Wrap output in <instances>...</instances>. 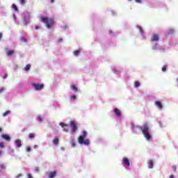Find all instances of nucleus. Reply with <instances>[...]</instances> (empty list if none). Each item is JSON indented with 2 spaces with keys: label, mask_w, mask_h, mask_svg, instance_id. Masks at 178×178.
Instances as JSON below:
<instances>
[{
  "label": "nucleus",
  "mask_w": 178,
  "mask_h": 178,
  "mask_svg": "<svg viewBox=\"0 0 178 178\" xmlns=\"http://www.w3.org/2000/svg\"><path fill=\"white\" fill-rule=\"evenodd\" d=\"M55 176H56V170L52 171V172H50L48 174V177H49V178H54Z\"/></svg>",
  "instance_id": "nucleus-12"
},
{
  "label": "nucleus",
  "mask_w": 178,
  "mask_h": 178,
  "mask_svg": "<svg viewBox=\"0 0 178 178\" xmlns=\"http://www.w3.org/2000/svg\"><path fill=\"white\" fill-rule=\"evenodd\" d=\"M2 39V33H0V41Z\"/></svg>",
  "instance_id": "nucleus-42"
},
{
  "label": "nucleus",
  "mask_w": 178,
  "mask_h": 178,
  "mask_svg": "<svg viewBox=\"0 0 178 178\" xmlns=\"http://www.w3.org/2000/svg\"><path fill=\"white\" fill-rule=\"evenodd\" d=\"M160 50H161V51H163V52H164V51H165V49H164V48H163V47L160 48Z\"/></svg>",
  "instance_id": "nucleus-39"
},
{
  "label": "nucleus",
  "mask_w": 178,
  "mask_h": 178,
  "mask_svg": "<svg viewBox=\"0 0 178 178\" xmlns=\"http://www.w3.org/2000/svg\"><path fill=\"white\" fill-rule=\"evenodd\" d=\"M70 99H76V95L71 96Z\"/></svg>",
  "instance_id": "nucleus-34"
},
{
  "label": "nucleus",
  "mask_w": 178,
  "mask_h": 178,
  "mask_svg": "<svg viewBox=\"0 0 178 178\" xmlns=\"http://www.w3.org/2000/svg\"><path fill=\"white\" fill-rule=\"evenodd\" d=\"M154 49H156V47H154Z\"/></svg>",
  "instance_id": "nucleus-50"
},
{
  "label": "nucleus",
  "mask_w": 178,
  "mask_h": 178,
  "mask_svg": "<svg viewBox=\"0 0 178 178\" xmlns=\"http://www.w3.org/2000/svg\"><path fill=\"white\" fill-rule=\"evenodd\" d=\"M134 87H140V82L139 81H135L134 82Z\"/></svg>",
  "instance_id": "nucleus-24"
},
{
  "label": "nucleus",
  "mask_w": 178,
  "mask_h": 178,
  "mask_svg": "<svg viewBox=\"0 0 178 178\" xmlns=\"http://www.w3.org/2000/svg\"><path fill=\"white\" fill-rule=\"evenodd\" d=\"M86 137H87V132L86 131H83V136H80L78 138V142L79 143V144H81V145H90V140H84Z\"/></svg>",
  "instance_id": "nucleus-2"
},
{
  "label": "nucleus",
  "mask_w": 178,
  "mask_h": 178,
  "mask_svg": "<svg viewBox=\"0 0 178 178\" xmlns=\"http://www.w3.org/2000/svg\"><path fill=\"white\" fill-rule=\"evenodd\" d=\"M172 169H173L174 172H177V168L176 167V165H173Z\"/></svg>",
  "instance_id": "nucleus-33"
},
{
  "label": "nucleus",
  "mask_w": 178,
  "mask_h": 178,
  "mask_svg": "<svg viewBox=\"0 0 178 178\" xmlns=\"http://www.w3.org/2000/svg\"><path fill=\"white\" fill-rule=\"evenodd\" d=\"M3 92V88H0V94H1V92Z\"/></svg>",
  "instance_id": "nucleus-37"
},
{
  "label": "nucleus",
  "mask_w": 178,
  "mask_h": 178,
  "mask_svg": "<svg viewBox=\"0 0 178 178\" xmlns=\"http://www.w3.org/2000/svg\"><path fill=\"white\" fill-rule=\"evenodd\" d=\"M170 178H175V175H170Z\"/></svg>",
  "instance_id": "nucleus-41"
},
{
  "label": "nucleus",
  "mask_w": 178,
  "mask_h": 178,
  "mask_svg": "<svg viewBox=\"0 0 178 178\" xmlns=\"http://www.w3.org/2000/svg\"><path fill=\"white\" fill-rule=\"evenodd\" d=\"M42 23H44L47 29H52L54 26V19L49 17H41Z\"/></svg>",
  "instance_id": "nucleus-3"
},
{
  "label": "nucleus",
  "mask_w": 178,
  "mask_h": 178,
  "mask_svg": "<svg viewBox=\"0 0 178 178\" xmlns=\"http://www.w3.org/2000/svg\"><path fill=\"white\" fill-rule=\"evenodd\" d=\"M70 127H71V131L70 133L72 134H74L76 133V131H77V122H76V121L74 120H71L70 122Z\"/></svg>",
  "instance_id": "nucleus-4"
},
{
  "label": "nucleus",
  "mask_w": 178,
  "mask_h": 178,
  "mask_svg": "<svg viewBox=\"0 0 178 178\" xmlns=\"http://www.w3.org/2000/svg\"><path fill=\"white\" fill-rule=\"evenodd\" d=\"M122 163L124 166H130V165H131V161H130L129 159L124 157L122 160Z\"/></svg>",
  "instance_id": "nucleus-6"
},
{
  "label": "nucleus",
  "mask_w": 178,
  "mask_h": 178,
  "mask_svg": "<svg viewBox=\"0 0 178 178\" xmlns=\"http://www.w3.org/2000/svg\"><path fill=\"white\" fill-rule=\"evenodd\" d=\"M136 29H138V30L140 31V34L143 35V28L140 26H136Z\"/></svg>",
  "instance_id": "nucleus-26"
},
{
  "label": "nucleus",
  "mask_w": 178,
  "mask_h": 178,
  "mask_svg": "<svg viewBox=\"0 0 178 178\" xmlns=\"http://www.w3.org/2000/svg\"><path fill=\"white\" fill-rule=\"evenodd\" d=\"M35 30H39V29H41V27L40 26H35Z\"/></svg>",
  "instance_id": "nucleus-36"
},
{
  "label": "nucleus",
  "mask_w": 178,
  "mask_h": 178,
  "mask_svg": "<svg viewBox=\"0 0 178 178\" xmlns=\"http://www.w3.org/2000/svg\"><path fill=\"white\" fill-rule=\"evenodd\" d=\"M6 55L7 56H12V55H13V54H15V50H8V49H6Z\"/></svg>",
  "instance_id": "nucleus-10"
},
{
  "label": "nucleus",
  "mask_w": 178,
  "mask_h": 178,
  "mask_svg": "<svg viewBox=\"0 0 178 178\" xmlns=\"http://www.w3.org/2000/svg\"><path fill=\"white\" fill-rule=\"evenodd\" d=\"M35 170H36V172H38V168H36Z\"/></svg>",
  "instance_id": "nucleus-49"
},
{
  "label": "nucleus",
  "mask_w": 178,
  "mask_h": 178,
  "mask_svg": "<svg viewBox=\"0 0 178 178\" xmlns=\"http://www.w3.org/2000/svg\"><path fill=\"white\" fill-rule=\"evenodd\" d=\"M155 41H159V35L156 33H154L151 38L152 42H155Z\"/></svg>",
  "instance_id": "nucleus-8"
},
{
  "label": "nucleus",
  "mask_w": 178,
  "mask_h": 178,
  "mask_svg": "<svg viewBox=\"0 0 178 178\" xmlns=\"http://www.w3.org/2000/svg\"><path fill=\"white\" fill-rule=\"evenodd\" d=\"M53 144H54V145H58V144H59V139L58 138H54Z\"/></svg>",
  "instance_id": "nucleus-15"
},
{
  "label": "nucleus",
  "mask_w": 178,
  "mask_h": 178,
  "mask_svg": "<svg viewBox=\"0 0 178 178\" xmlns=\"http://www.w3.org/2000/svg\"><path fill=\"white\" fill-rule=\"evenodd\" d=\"M0 133H2V127H0Z\"/></svg>",
  "instance_id": "nucleus-46"
},
{
  "label": "nucleus",
  "mask_w": 178,
  "mask_h": 178,
  "mask_svg": "<svg viewBox=\"0 0 178 178\" xmlns=\"http://www.w3.org/2000/svg\"><path fill=\"white\" fill-rule=\"evenodd\" d=\"M19 2L22 3V5H24V3H26V0H19Z\"/></svg>",
  "instance_id": "nucleus-30"
},
{
  "label": "nucleus",
  "mask_w": 178,
  "mask_h": 178,
  "mask_svg": "<svg viewBox=\"0 0 178 178\" xmlns=\"http://www.w3.org/2000/svg\"><path fill=\"white\" fill-rule=\"evenodd\" d=\"M15 143H16L17 147L18 148H20V147H22V140H15Z\"/></svg>",
  "instance_id": "nucleus-16"
},
{
  "label": "nucleus",
  "mask_w": 178,
  "mask_h": 178,
  "mask_svg": "<svg viewBox=\"0 0 178 178\" xmlns=\"http://www.w3.org/2000/svg\"><path fill=\"white\" fill-rule=\"evenodd\" d=\"M9 113H10V111H6L3 114V116H8V115H9Z\"/></svg>",
  "instance_id": "nucleus-27"
},
{
  "label": "nucleus",
  "mask_w": 178,
  "mask_h": 178,
  "mask_svg": "<svg viewBox=\"0 0 178 178\" xmlns=\"http://www.w3.org/2000/svg\"><path fill=\"white\" fill-rule=\"evenodd\" d=\"M154 104H155L156 106H157V108H159V109H162V108H163V106H162V102H161L159 101H156Z\"/></svg>",
  "instance_id": "nucleus-13"
},
{
  "label": "nucleus",
  "mask_w": 178,
  "mask_h": 178,
  "mask_svg": "<svg viewBox=\"0 0 178 178\" xmlns=\"http://www.w3.org/2000/svg\"><path fill=\"white\" fill-rule=\"evenodd\" d=\"M114 113H115L117 118L120 117V115H122V112H120V110H119L118 108L114 109Z\"/></svg>",
  "instance_id": "nucleus-14"
},
{
  "label": "nucleus",
  "mask_w": 178,
  "mask_h": 178,
  "mask_svg": "<svg viewBox=\"0 0 178 178\" xmlns=\"http://www.w3.org/2000/svg\"><path fill=\"white\" fill-rule=\"evenodd\" d=\"M22 176H23L22 174H19L18 175L16 176L15 178H19L22 177Z\"/></svg>",
  "instance_id": "nucleus-35"
},
{
  "label": "nucleus",
  "mask_w": 178,
  "mask_h": 178,
  "mask_svg": "<svg viewBox=\"0 0 178 178\" xmlns=\"http://www.w3.org/2000/svg\"><path fill=\"white\" fill-rule=\"evenodd\" d=\"M70 144L72 148H74V147H76V141H74V139H72L70 140Z\"/></svg>",
  "instance_id": "nucleus-17"
},
{
  "label": "nucleus",
  "mask_w": 178,
  "mask_h": 178,
  "mask_svg": "<svg viewBox=\"0 0 178 178\" xmlns=\"http://www.w3.org/2000/svg\"><path fill=\"white\" fill-rule=\"evenodd\" d=\"M177 81L178 82V79H177Z\"/></svg>",
  "instance_id": "nucleus-51"
},
{
  "label": "nucleus",
  "mask_w": 178,
  "mask_h": 178,
  "mask_svg": "<svg viewBox=\"0 0 178 178\" xmlns=\"http://www.w3.org/2000/svg\"><path fill=\"white\" fill-rule=\"evenodd\" d=\"M37 119L39 122H42V117L38 116Z\"/></svg>",
  "instance_id": "nucleus-29"
},
{
  "label": "nucleus",
  "mask_w": 178,
  "mask_h": 178,
  "mask_svg": "<svg viewBox=\"0 0 178 178\" xmlns=\"http://www.w3.org/2000/svg\"><path fill=\"white\" fill-rule=\"evenodd\" d=\"M147 166H148L149 169H152V168H154V161L149 160L147 161Z\"/></svg>",
  "instance_id": "nucleus-11"
},
{
  "label": "nucleus",
  "mask_w": 178,
  "mask_h": 178,
  "mask_svg": "<svg viewBox=\"0 0 178 178\" xmlns=\"http://www.w3.org/2000/svg\"><path fill=\"white\" fill-rule=\"evenodd\" d=\"M51 3H54V2H55V0H50Z\"/></svg>",
  "instance_id": "nucleus-44"
},
{
  "label": "nucleus",
  "mask_w": 178,
  "mask_h": 178,
  "mask_svg": "<svg viewBox=\"0 0 178 178\" xmlns=\"http://www.w3.org/2000/svg\"><path fill=\"white\" fill-rule=\"evenodd\" d=\"M8 78V74H6L5 76H3V79H7Z\"/></svg>",
  "instance_id": "nucleus-40"
},
{
  "label": "nucleus",
  "mask_w": 178,
  "mask_h": 178,
  "mask_svg": "<svg viewBox=\"0 0 178 178\" xmlns=\"http://www.w3.org/2000/svg\"><path fill=\"white\" fill-rule=\"evenodd\" d=\"M2 155V151L0 150V156Z\"/></svg>",
  "instance_id": "nucleus-48"
},
{
  "label": "nucleus",
  "mask_w": 178,
  "mask_h": 178,
  "mask_svg": "<svg viewBox=\"0 0 178 178\" xmlns=\"http://www.w3.org/2000/svg\"><path fill=\"white\" fill-rule=\"evenodd\" d=\"M29 137L31 140H33L35 137V134L34 133H30L29 134Z\"/></svg>",
  "instance_id": "nucleus-20"
},
{
  "label": "nucleus",
  "mask_w": 178,
  "mask_h": 178,
  "mask_svg": "<svg viewBox=\"0 0 178 178\" xmlns=\"http://www.w3.org/2000/svg\"><path fill=\"white\" fill-rule=\"evenodd\" d=\"M21 41H22V42H27V40L23 38V36L21 37Z\"/></svg>",
  "instance_id": "nucleus-28"
},
{
  "label": "nucleus",
  "mask_w": 178,
  "mask_h": 178,
  "mask_svg": "<svg viewBox=\"0 0 178 178\" xmlns=\"http://www.w3.org/2000/svg\"><path fill=\"white\" fill-rule=\"evenodd\" d=\"M60 126H61V127H63V131H65L67 133V131H69V124H65L63 122H60Z\"/></svg>",
  "instance_id": "nucleus-7"
},
{
  "label": "nucleus",
  "mask_w": 178,
  "mask_h": 178,
  "mask_svg": "<svg viewBox=\"0 0 178 178\" xmlns=\"http://www.w3.org/2000/svg\"><path fill=\"white\" fill-rule=\"evenodd\" d=\"M79 54H80V50H76L74 51V56H79Z\"/></svg>",
  "instance_id": "nucleus-22"
},
{
  "label": "nucleus",
  "mask_w": 178,
  "mask_h": 178,
  "mask_svg": "<svg viewBox=\"0 0 178 178\" xmlns=\"http://www.w3.org/2000/svg\"><path fill=\"white\" fill-rule=\"evenodd\" d=\"M140 129L146 140H151V134H149V126L148 124H145L143 127H140Z\"/></svg>",
  "instance_id": "nucleus-1"
},
{
  "label": "nucleus",
  "mask_w": 178,
  "mask_h": 178,
  "mask_svg": "<svg viewBox=\"0 0 178 178\" xmlns=\"http://www.w3.org/2000/svg\"><path fill=\"white\" fill-rule=\"evenodd\" d=\"M0 148H5V145H3V143H0Z\"/></svg>",
  "instance_id": "nucleus-31"
},
{
  "label": "nucleus",
  "mask_w": 178,
  "mask_h": 178,
  "mask_svg": "<svg viewBox=\"0 0 178 178\" xmlns=\"http://www.w3.org/2000/svg\"><path fill=\"white\" fill-rule=\"evenodd\" d=\"M166 69H168L167 65H163L161 68L162 72H166Z\"/></svg>",
  "instance_id": "nucleus-25"
},
{
  "label": "nucleus",
  "mask_w": 178,
  "mask_h": 178,
  "mask_svg": "<svg viewBox=\"0 0 178 178\" xmlns=\"http://www.w3.org/2000/svg\"><path fill=\"white\" fill-rule=\"evenodd\" d=\"M34 148H38V145H34Z\"/></svg>",
  "instance_id": "nucleus-43"
},
{
  "label": "nucleus",
  "mask_w": 178,
  "mask_h": 178,
  "mask_svg": "<svg viewBox=\"0 0 178 178\" xmlns=\"http://www.w3.org/2000/svg\"><path fill=\"white\" fill-rule=\"evenodd\" d=\"M33 87L36 91H40L44 88V84L33 83Z\"/></svg>",
  "instance_id": "nucleus-5"
},
{
  "label": "nucleus",
  "mask_w": 178,
  "mask_h": 178,
  "mask_svg": "<svg viewBox=\"0 0 178 178\" xmlns=\"http://www.w3.org/2000/svg\"><path fill=\"white\" fill-rule=\"evenodd\" d=\"M22 131L23 132V131H26V129H22Z\"/></svg>",
  "instance_id": "nucleus-47"
},
{
  "label": "nucleus",
  "mask_w": 178,
  "mask_h": 178,
  "mask_svg": "<svg viewBox=\"0 0 178 178\" xmlns=\"http://www.w3.org/2000/svg\"><path fill=\"white\" fill-rule=\"evenodd\" d=\"M1 138H3V140H5V141H8V143L10 141V136H9V135L2 134Z\"/></svg>",
  "instance_id": "nucleus-9"
},
{
  "label": "nucleus",
  "mask_w": 178,
  "mask_h": 178,
  "mask_svg": "<svg viewBox=\"0 0 178 178\" xmlns=\"http://www.w3.org/2000/svg\"><path fill=\"white\" fill-rule=\"evenodd\" d=\"M168 34H169L170 35H172V34H175V29H169V31H168Z\"/></svg>",
  "instance_id": "nucleus-21"
},
{
  "label": "nucleus",
  "mask_w": 178,
  "mask_h": 178,
  "mask_svg": "<svg viewBox=\"0 0 178 178\" xmlns=\"http://www.w3.org/2000/svg\"><path fill=\"white\" fill-rule=\"evenodd\" d=\"M71 88H72V90H73V91H74L75 92H77L78 88H77V87L76 86L72 85L71 86Z\"/></svg>",
  "instance_id": "nucleus-19"
},
{
  "label": "nucleus",
  "mask_w": 178,
  "mask_h": 178,
  "mask_svg": "<svg viewBox=\"0 0 178 178\" xmlns=\"http://www.w3.org/2000/svg\"><path fill=\"white\" fill-rule=\"evenodd\" d=\"M31 67V65L30 64H28L26 65V67L24 68V70L26 72H29V70Z\"/></svg>",
  "instance_id": "nucleus-18"
},
{
  "label": "nucleus",
  "mask_w": 178,
  "mask_h": 178,
  "mask_svg": "<svg viewBox=\"0 0 178 178\" xmlns=\"http://www.w3.org/2000/svg\"><path fill=\"white\" fill-rule=\"evenodd\" d=\"M136 2H137V3H140V2H141V0H135Z\"/></svg>",
  "instance_id": "nucleus-38"
},
{
  "label": "nucleus",
  "mask_w": 178,
  "mask_h": 178,
  "mask_svg": "<svg viewBox=\"0 0 178 178\" xmlns=\"http://www.w3.org/2000/svg\"><path fill=\"white\" fill-rule=\"evenodd\" d=\"M58 41H59V42H62L63 40L62 39H59Z\"/></svg>",
  "instance_id": "nucleus-45"
},
{
  "label": "nucleus",
  "mask_w": 178,
  "mask_h": 178,
  "mask_svg": "<svg viewBox=\"0 0 178 178\" xmlns=\"http://www.w3.org/2000/svg\"><path fill=\"white\" fill-rule=\"evenodd\" d=\"M12 8H13V9H14V10H15V12H17L18 8H17V6H16V4H13Z\"/></svg>",
  "instance_id": "nucleus-23"
},
{
  "label": "nucleus",
  "mask_w": 178,
  "mask_h": 178,
  "mask_svg": "<svg viewBox=\"0 0 178 178\" xmlns=\"http://www.w3.org/2000/svg\"><path fill=\"white\" fill-rule=\"evenodd\" d=\"M31 151V147H26V152H30Z\"/></svg>",
  "instance_id": "nucleus-32"
}]
</instances>
